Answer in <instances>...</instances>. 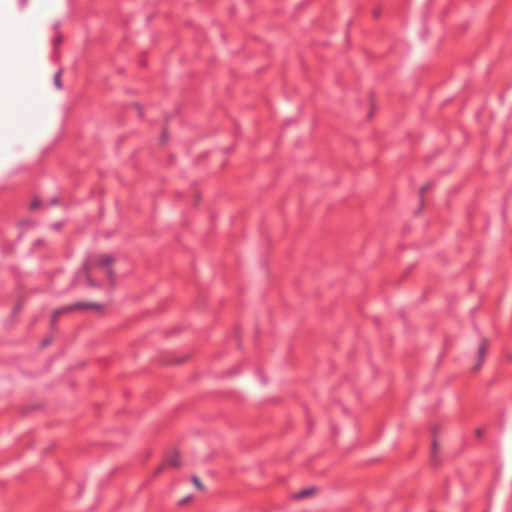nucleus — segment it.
I'll return each instance as SVG.
<instances>
[{
  "label": "nucleus",
  "mask_w": 512,
  "mask_h": 512,
  "mask_svg": "<svg viewBox=\"0 0 512 512\" xmlns=\"http://www.w3.org/2000/svg\"><path fill=\"white\" fill-rule=\"evenodd\" d=\"M36 207H38V201H37V200H34V201L31 203V208H32V209H35Z\"/></svg>",
  "instance_id": "9b49d317"
},
{
  "label": "nucleus",
  "mask_w": 512,
  "mask_h": 512,
  "mask_svg": "<svg viewBox=\"0 0 512 512\" xmlns=\"http://www.w3.org/2000/svg\"><path fill=\"white\" fill-rule=\"evenodd\" d=\"M181 502L182 503L188 502V499H183Z\"/></svg>",
  "instance_id": "4468645a"
},
{
  "label": "nucleus",
  "mask_w": 512,
  "mask_h": 512,
  "mask_svg": "<svg viewBox=\"0 0 512 512\" xmlns=\"http://www.w3.org/2000/svg\"><path fill=\"white\" fill-rule=\"evenodd\" d=\"M102 308V306L98 303H95V302H76V303H73L71 305H68V306H65L63 308H60L58 310H55L52 314V318H51V321L52 323H55L57 321V318L65 313V312H68V311H73V310H87V309H95V310H100Z\"/></svg>",
  "instance_id": "f257e3e1"
},
{
  "label": "nucleus",
  "mask_w": 512,
  "mask_h": 512,
  "mask_svg": "<svg viewBox=\"0 0 512 512\" xmlns=\"http://www.w3.org/2000/svg\"><path fill=\"white\" fill-rule=\"evenodd\" d=\"M61 41H62V39H61V37H60V36H56V37H54V39H53V41H52V42H53L54 47H56L57 45H59V44L61 43Z\"/></svg>",
  "instance_id": "1a4fd4ad"
},
{
  "label": "nucleus",
  "mask_w": 512,
  "mask_h": 512,
  "mask_svg": "<svg viewBox=\"0 0 512 512\" xmlns=\"http://www.w3.org/2000/svg\"><path fill=\"white\" fill-rule=\"evenodd\" d=\"M51 342V339L50 338H46L42 341V347H46L50 344Z\"/></svg>",
  "instance_id": "9d476101"
},
{
  "label": "nucleus",
  "mask_w": 512,
  "mask_h": 512,
  "mask_svg": "<svg viewBox=\"0 0 512 512\" xmlns=\"http://www.w3.org/2000/svg\"><path fill=\"white\" fill-rule=\"evenodd\" d=\"M192 481H193L194 485L196 486V488L198 490H202L203 489V485H202L200 479L197 476H193Z\"/></svg>",
  "instance_id": "0eeeda50"
},
{
  "label": "nucleus",
  "mask_w": 512,
  "mask_h": 512,
  "mask_svg": "<svg viewBox=\"0 0 512 512\" xmlns=\"http://www.w3.org/2000/svg\"><path fill=\"white\" fill-rule=\"evenodd\" d=\"M57 203H58V199H57V198H53V199L51 200V204H53V205H54V204H57Z\"/></svg>",
  "instance_id": "ddd939ff"
},
{
  "label": "nucleus",
  "mask_w": 512,
  "mask_h": 512,
  "mask_svg": "<svg viewBox=\"0 0 512 512\" xmlns=\"http://www.w3.org/2000/svg\"><path fill=\"white\" fill-rule=\"evenodd\" d=\"M114 262V258L110 255H102L98 258L97 264L103 268H106L107 277L112 280L114 273L110 268V265Z\"/></svg>",
  "instance_id": "7ed1b4c3"
},
{
  "label": "nucleus",
  "mask_w": 512,
  "mask_h": 512,
  "mask_svg": "<svg viewBox=\"0 0 512 512\" xmlns=\"http://www.w3.org/2000/svg\"><path fill=\"white\" fill-rule=\"evenodd\" d=\"M487 346H488V342L486 339H482L481 340V343L478 347V357H479V362L478 364L474 367V370H478L481 365H482V362L485 358V355H486V350H487Z\"/></svg>",
  "instance_id": "20e7f679"
},
{
  "label": "nucleus",
  "mask_w": 512,
  "mask_h": 512,
  "mask_svg": "<svg viewBox=\"0 0 512 512\" xmlns=\"http://www.w3.org/2000/svg\"><path fill=\"white\" fill-rule=\"evenodd\" d=\"M180 465H181L180 455L178 452H174L171 455L166 457L163 464L157 469V473H159L162 469H164L166 467L177 468V467H180Z\"/></svg>",
  "instance_id": "f03ea898"
},
{
  "label": "nucleus",
  "mask_w": 512,
  "mask_h": 512,
  "mask_svg": "<svg viewBox=\"0 0 512 512\" xmlns=\"http://www.w3.org/2000/svg\"><path fill=\"white\" fill-rule=\"evenodd\" d=\"M429 188H430V184H426L425 186L421 187V189L419 191L421 203L423 202V196H424L425 192L428 191Z\"/></svg>",
  "instance_id": "6e6552de"
},
{
  "label": "nucleus",
  "mask_w": 512,
  "mask_h": 512,
  "mask_svg": "<svg viewBox=\"0 0 512 512\" xmlns=\"http://www.w3.org/2000/svg\"><path fill=\"white\" fill-rule=\"evenodd\" d=\"M314 492L313 488L303 489L294 495L295 499H303L310 496Z\"/></svg>",
  "instance_id": "39448f33"
},
{
  "label": "nucleus",
  "mask_w": 512,
  "mask_h": 512,
  "mask_svg": "<svg viewBox=\"0 0 512 512\" xmlns=\"http://www.w3.org/2000/svg\"><path fill=\"white\" fill-rule=\"evenodd\" d=\"M432 447H433V451L436 452V450L438 449L437 447V443L436 441L434 440L433 443H432Z\"/></svg>",
  "instance_id": "f8f14e48"
},
{
  "label": "nucleus",
  "mask_w": 512,
  "mask_h": 512,
  "mask_svg": "<svg viewBox=\"0 0 512 512\" xmlns=\"http://www.w3.org/2000/svg\"><path fill=\"white\" fill-rule=\"evenodd\" d=\"M61 74H62V72L59 70V71L54 75V85H55L58 89H61V88H62V83H61Z\"/></svg>",
  "instance_id": "423d86ee"
}]
</instances>
